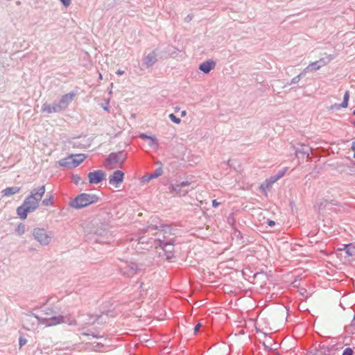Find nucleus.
<instances>
[{
	"mask_svg": "<svg viewBox=\"0 0 355 355\" xmlns=\"http://www.w3.org/2000/svg\"><path fill=\"white\" fill-rule=\"evenodd\" d=\"M99 78H102V75L101 73L99 74Z\"/></svg>",
	"mask_w": 355,
	"mask_h": 355,
	"instance_id": "72a5a7b5",
	"label": "nucleus"
},
{
	"mask_svg": "<svg viewBox=\"0 0 355 355\" xmlns=\"http://www.w3.org/2000/svg\"><path fill=\"white\" fill-rule=\"evenodd\" d=\"M140 137H141L142 139H148L149 140V146H152V147H157L158 146V142H157V139L154 137H150V136H148L145 134H141L140 135Z\"/></svg>",
	"mask_w": 355,
	"mask_h": 355,
	"instance_id": "f8f14e48",
	"label": "nucleus"
},
{
	"mask_svg": "<svg viewBox=\"0 0 355 355\" xmlns=\"http://www.w3.org/2000/svg\"><path fill=\"white\" fill-rule=\"evenodd\" d=\"M125 174L120 170H116L109 176V184L112 187L118 189L123 182Z\"/></svg>",
	"mask_w": 355,
	"mask_h": 355,
	"instance_id": "39448f33",
	"label": "nucleus"
},
{
	"mask_svg": "<svg viewBox=\"0 0 355 355\" xmlns=\"http://www.w3.org/2000/svg\"><path fill=\"white\" fill-rule=\"evenodd\" d=\"M42 110L44 112L51 114V113H53V112H58L60 110V107L56 103H54L53 105L44 103L42 105Z\"/></svg>",
	"mask_w": 355,
	"mask_h": 355,
	"instance_id": "1a4fd4ad",
	"label": "nucleus"
},
{
	"mask_svg": "<svg viewBox=\"0 0 355 355\" xmlns=\"http://www.w3.org/2000/svg\"><path fill=\"white\" fill-rule=\"evenodd\" d=\"M16 232L19 235L23 234L25 232V225L19 224L16 229Z\"/></svg>",
	"mask_w": 355,
	"mask_h": 355,
	"instance_id": "6ab92c4d",
	"label": "nucleus"
},
{
	"mask_svg": "<svg viewBox=\"0 0 355 355\" xmlns=\"http://www.w3.org/2000/svg\"><path fill=\"white\" fill-rule=\"evenodd\" d=\"M87 177L90 184H98L105 178V173L101 170H97L89 173Z\"/></svg>",
	"mask_w": 355,
	"mask_h": 355,
	"instance_id": "423d86ee",
	"label": "nucleus"
},
{
	"mask_svg": "<svg viewBox=\"0 0 355 355\" xmlns=\"http://www.w3.org/2000/svg\"><path fill=\"white\" fill-rule=\"evenodd\" d=\"M86 157L87 156L84 154L71 155L61 159L60 164L69 168H76L80 164Z\"/></svg>",
	"mask_w": 355,
	"mask_h": 355,
	"instance_id": "7ed1b4c3",
	"label": "nucleus"
},
{
	"mask_svg": "<svg viewBox=\"0 0 355 355\" xmlns=\"http://www.w3.org/2000/svg\"><path fill=\"white\" fill-rule=\"evenodd\" d=\"M268 225L269 226H273V225H275V222L273 220H268Z\"/></svg>",
	"mask_w": 355,
	"mask_h": 355,
	"instance_id": "cd10ccee",
	"label": "nucleus"
},
{
	"mask_svg": "<svg viewBox=\"0 0 355 355\" xmlns=\"http://www.w3.org/2000/svg\"><path fill=\"white\" fill-rule=\"evenodd\" d=\"M220 205V202H217L216 200H212V206L214 207H218V205Z\"/></svg>",
	"mask_w": 355,
	"mask_h": 355,
	"instance_id": "bb28decb",
	"label": "nucleus"
},
{
	"mask_svg": "<svg viewBox=\"0 0 355 355\" xmlns=\"http://www.w3.org/2000/svg\"><path fill=\"white\" fill-rule=\"evenodd\" d=\"M98 198L95 195L82 193L77 196L71 202V206L74 208H82L90 204L98 202Z\"/></svg>",
	"mask_w": 355,
	"mask_h": 355,
	"instance_id": "f03ea898",
	"label": "nucleus"
},
{
	"mask_svg": "<svg viewBox=\"0 0 355 355\" xmlns=\"http://www.w3.org/2000/svg\"><path fill=\"white\" fill-rule=\"evenodd\" d=\"M168 116L173 122H174L175 123H180V119L179 118H178L174 114H170Z\"/></svg>",
	"mask_w": 355,
	"mask_h": 355,
	"instance_id": "412c9836",
	"label": "nucleus"
},
{
	"mask_svg": "<svg viewBox=\"0 0 355 355\" xmlns=\"http://www.w3.org/2000/svg\"><path fill=\"white\" fill-rule=\"evenodd\" d=\"M162 172H163V171H162V168H158L155 170V171L153 174L150 175V178H157L162 174Z\"/></svg>",
	"mask_w": 355,
	"mask_h": 355,
	"instance_id": "a211bd4d",
	"label": "nucleus"
},
{
	"mask_svg": "<svg viewBox=\"0 0 355 355\" xmlns=\"http://www.w3.org/2000/svg\"><path fill=\"white\" fill-rule=\"evenodd\" d=\"M53 197L52 196H51L49 198L44 199L42 201V204L44 206H51L53 205Z\"/></svg>",
	"mask_w": 355,
	"mask_h": 355,
	"instance_id": "f3484780",
	"label": "nucleus"
},
{
	"mask_svg": "<svg viewBox=\"0 0 355 355\" xmlns=\"http://www.w3.org/2000/svg\"><path fill=\"white\" fill-rule=\"evenodd\" d=\"M316 64V62L311 63L307 67L306 69H309L311 67Z\"/></svg>",
	"mask_w": 355,
	"mask_h": 355,
	"instance_id": "c85d7f7f",
	"label": "nucleus"
},
{
	"mask_svg": "<svg viewBox=\"0 0 355 355\" xmlns=\"http://www.w3.org/2000/svg\"><path fill=\"white\" fill-rule=\"evenodd\" d=\"M354 352L352 348L347 347L344 349L342 355H353Z\"/></svg>",
	"mask_w": 355,
	"mask_h": 355,
	"instance_id": "4be33fe9",
	"label": "nucleus"
},
{
	"mask_svg": "<svg viewBox=\"0 0 355 355\" xmlns=\"http://www.w3.org/2000/svg\"><path fill=\"white\" fill-rule=\"evenodd\" d=\"M146 59L148 60V63L149 64H152L155 62V59L152 56L148 55L147 56Z\"/></svg>",
	"mask_w": 355,
	"mask_h": 355,
	"instance_id": "a878e982",
	"label": "nucleus"
},
{
	"mask_svg": "<svg viewBox=\"0 0 355 355\" xmlns=\"http://www.w3.org/2000/svg\"><path fill=\"white\" fill-rule=\"evenodd\" d=\"M26 342H27V340L26 338H24L23 337H20L19 340V344L20 347H22L24 345H25L26 343Z\"/></svg>",
	"mask_w": 355,
	"mask_h": 355,
	"instance_id": "5701e85b",
	"label": "nucleus"
},
{
	"mask_svg": "<svg viewBox=\"0 0 355 355\" xmlns=\"http://www.w3.org/2000/svg\"><path fill=\"white\" fill-rule=\"evenodd\" d=\"M64 322V318L62 315H56L52 318H46L43 319V324L46 326H53L61 324Z\"/></svg>",
	"mask_w": 355,
	"mask_h": 355,
	"instance_id": "6e6552de",
	"label": "nucleus"
},
{
	"mask_svg": "<svg viewBox=\"0 0 355 355\" xmlns=\"http://www.w3.org/2000/svg\"><path fill=\"white\" fill-rule=\"evenodd\" d=\"M62 3L65 6V7H68L70 4H71V0H60Z\"/></svg>",
	"mask_w": 355,
	"mask_h": 355,
	"instance_id": "b1692460",
	"label": "nucleus"
},
{
	"mask_svg": "<svg viewBox=\"0 0 355 355\" xmlns=\"http://www.w3.org/2000/svg\"><path fill=\"white\" fill-rule=\"evenodd\" d=\"M182 185H185V186H187V185H188V183H187V182H185V183H182Z\"/></svg>",
	"mask_w": 355,
	"mask_h": 355,
	"instance_id": "2f4dec72",
	"label": "nucleus"
},
{
	"mask_svg": "<svg viewBox=\"0 0 355 355\" xmlns=\"http://www.w3.org/2000/svg\"><path fill=\"white\" fill-rule=\"evenodd\" d=\"M201 327H202V324L198 323L194 327V334H197Z\"/></svg>",
	"mask_w": 355,
	"mask_h": 355,
	"instance_id": "393cba45",
	"label": "nucleus"
},
{
	"mask_svg": "<svg viewBox=\"0 0 355 355\" xmlns=\"http://www.w3.org/2000/svg\"><path fill=\"white\" fill-rule=\"evenodd\" d=\"M75 96V94L73 93H69L63 95L58 104L60 107V110L65 109L67 108L69 105L71 103L73 98Z\"/></svg>",
	"mask_w": 355,
	"mask_h": 355,
	"instance_id": "0eeeda50",
	"label": "nucleus"
},
{
	"mask_svg": "<svg viewBox=\"0 0 355 355\" xmlns=\"http://www.w3.org/2000/svg\"><path fill=\"white\" fill-rule=\"evenodd\" d=\"M44 192L45 187L44 186H42L25 199L23 205L17 209V213L20 218L23 220L26 219L28 212L33 211L36 209Z\"/></svg>",
	"mask_w": 355,
	"mask_h": 355,
	"instance_id": "f257e3e1",
	"label": "nucleus"
},
{
	"mask_svg": "<svg viewBox=\"0 0 355 355\" xmlns=\"http://www.w3.org/2000/svg\"><path fill=\"white\" fill-rule=\"evenodd\" d=\"M34 238L42 245H48L52 239V234H49L44 229L35 228L33 232Z\"/></svg>",
	"mask_w": 355,
	"mask_h": 355,
	"instance_id": "20e7f679",
	"label": "nucleus"
},
{
	"mask_svg": "<svg viewBox=\"0 0 355 355\" xmlns=\"http://www.w3.org/2000/svg\"><path fill=\"white\" fill-rule=\"evenodd\" d=\"M116 73L119 74V75H123L124 73V71H121V70H118L116 71Z\"/></svg>",
	"mask_w": 355,
	"mask_h": 355,
	"instance_id": "7c9ffc66",
	"label": "nucleus"
},
{
	"mask_svg": "<svg viewBox=\"0 0 355 355\" xmlns=\"http://www.w3.org/2000/svg\"><path fill=\"white\" fill-rule=\"evenodd\" d=\"M19 191L20 187H8L2 191V193L4 196H10L11 195L17 193Z\"/></svg>",
	"mask_w": 355,
	"mask_h": 355,
	"instance_id": "9d476101",
	"label": "nucleus"
},
{
	"mask_svg": "<svg viewBox=\"0 0 355 355\" xmlns=\"http://www.w3.org/2000/svg\"><path fill=\"white\" fill-rule=\"evenodd\" d=\"M117 155L114 153H112L109 155L108 158L107 159V166L110 168H114L116 166H114L112 164L117 163Z\"/></svg>",
	"mask_w": 355,
	"mask_h": 355,
	"instance_id": "ddd939ff",
	"label": "nucleus"
},
{
	"mask_svg": "<svg viewBox=\"0 0 355 355\" xmlns=\"http://www.w3.org/2000/svg\"><path fill=\"white\" fill-rule=\"evenodd\" d=\"M320 68V66H318L317 68H315V69H319Z\"/></svg>",
	"mask_w": 355,
	"mask_h": 355,
	"instance_id": "473e14b6",
	"label": "nucleus"
},
{
	"mask_svg": "<svg viewBox=\"0 0 355 355\" xmlns=\"http://www.w3.org/2000/svg\"><path fill=\"white\" fill-rule=\"evenodd\" d=\"M352 149L354 151V157L355 158V143L352 144Z\"/></svg>",
	"mask_w": 355,
	"mask_h": 355,
	"instance_id": "c756f323",
	"label": "nucleus"
},
{
	"mask_svg": "<svg viewBox=\"0 0 355 355\" xmlns=\"http://www.w3.org/2000/svg\"><path fill=\"white\" fill-rule=\"evenodd\" d=\"M71 180L75 184H78L82 182V179L78 175H73Z\"/></svg>",
	"mask_w": 355,
	"mask_h": 355,
	"instance_id": "aec40b11",
	"label": "nucleus"
},
{
	"mask_svg": "<svg viewBox=\"0 0 355 355\" xmlns=\"http://www.w3.org/2000/svg\"><path fill=\"white\" fill-rule=\"evenodd\" d=\"M349 92L348 91H347V92L345 93L344 98H343V103L339 105V107H343V108H346V107H347V106H348V101H349Z\"/></svg>",
	"mask_w": 355,
	"mask_h": 355,
	"instance_id": "2eb2a0df",
	"label": "nucleus"
},
{
	"mask_svg": "<svg viewBox=\"0 0 355 355\" xmlns=\"http://www.w3.org/2000/svg\"><path fill=\"white\" fill-rule=\"evenodd\" d=\"M313 355H315V354H313Z\"/></svg>",
	"mask_w": 355,
	"mask_h": 355,
	"instance_id": "f704fd0d",
	"label": "nucleus"
},
{
	"mask_svg": "<svg viewBox=\"0 0 355 355\" xmlns=\"http://www.w3.org/2000/svg\"><path fill=\"white\" fill-rule=\"evenodd\" d=\"M265 321L262 318H260V319H257V321H256V327L259 328V329H261V330H263L264 329V327H263V324H265Z\"/></svg>",
	"mask_w": 355,
	"mask_h": 355,
	"instance_id": "dca6fc26",
	"label": "nucleus"
},
{
	"mask_svg": "<svg viewBox=\"0 0 355 355\" xmlns=\"http://www.w3.org/2000/svg\"><path fill=\"white\" fill-rule=\"evenodd\" d=\"M346 254L348 256H354L355 255V243H351L349 245H346L345 246Z\"/></svg>",
	"mask_w": 355,
	"mask_h": 355,
	"instance_id": "4468645a",
	"label": "nucleus"
},
{
	"mask_svg": "<svg viewBox=\"0 0 355 355\" xmlns=\"http://www.w3.org/2000/svg\"><path fill=\"white\" fill-rule=\"evenodd\" d=\"M214 63L213 62H205L200 65V69L204 73H209L214 67Z\"/></svg>",
	"mask_w": 355,
	"mask_h": 355,
	"instance_id": "9b49d317",
	"label": "nucleus"
}]
</instances>
